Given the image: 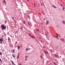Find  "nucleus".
Returning a JSON list of instances; mask_svg holds the SVG:
<instances>
[{
  "label": "nucleus",
  "mask_w": 65,
  "mask_h": 65,
  "mask_svg": "<svg viewBox=\"0 0 65 65\" xmlns=\"http://www.w3.org/2000/svg\"><path fill=\"white\" fill-rule=\"evenodd\" d=\"M4 2L5 4L6 3V2H5V1L4 0Z\"/></svg>",
  "instance_id": "nucleus-14"
},
{
  "label": "nucleus",
  "mask_w": 65,
  "mask_h": 65,
  "mask_svg": "<svg viewBox=\"0 0 65 65\" xmlns=\"http://www.w3.org/2000/svg\"><path fill=\"white\" fill-rule=\"evenodd\" d=\"M26 51H28V49L26 48Z\"/></svg>",
  "instance_id": "nucleus-31"
},
{
  "label": "nucleus",
  "mask_w": 65,
  "mask_h": 65,
  "mask_svg": "<svg viewBox=\"0 0 65 65\" xmlns=\"http://www.w3.org/2000/svg\"><path fill=\"white\" fill-rule=\"evenodd\" d=\"M47 62H48V61H47Z\"/></svg>",
  "instance_id": "nucleus-45"
},
{
  "label": "nucleus",
  "mask_w": 65,
  "mask_h": 65,
  "mask_svg": "<svg viewBox=\"0 0 65 65\" xmlns=\"http://www.w3.org/2000/svg\"><path fill=\"white\" fill-rule=\"evenodd\" d=\"M56 35L57 36H56V37L57 39H58V36H60V35H59V34H58L57 33H56Z\"/></svg>",
  "instance_id": "nucleus-3"
},
{
  "label": "nucleus",
  "mask_w": 65,
  "mask_h": 65,
  "mask_svg": "<svg viewBox=\"0 0 65 65\" xmlns=\"http://www.w3.org/2000/svg\"><path fill=\"white\" fill-rule=\"evenodd\" d=\"M32 38H35V37H32Z\"/></svg>",
  "instance_id": "nucleus-28"
},
{
  "label": "nucleus",
  "mask_w": 65,
  "mask_h": 65,
  "mask_svg": "<svg viewBox=\"0 0 65 65\" xmlns=\"http://www.w3.org/2000/svg\"><path fill=\"white\" fill-rule=\"evenodd\" d=\"M41 42H42V40H41Z\"/></svg>",
  "instance_id": "nucleus-42"
},
{
  "label": "nucleus",
  "mask_w": 65,
  "mask_h": 65,
  "mask_svg": "<svg viewBox=\"0 0 65 65\" xmlns=\"http://www.w3.org/2000/svg\"><path fill=\"white\" fill-rule=\"evenodd\" d=\"M54 64H55V65H56V63H55V62H54Z\"/></svg>",
  "instance_id": "nucleus-24"
},
{
  "label": "nucleus",
  "mask_w": 65,
  "mask_h": 65,
  "mask_svg": "<svg viewBox=\"0 0 65 65\" xmlns=\"http://www.w3.org/2000/svg\"><path fill=\"white\" fill-rule=\"evenodd\" d=\"M20 47L19 46H18V49H20Z\"/></svg>",
  "instance_id": "nucleus-11"
},
{
  "label": "nucleus",
  "mask_w": 65,
  "mask_h": 65,
  "mask_svg": "<svg viewBox=\"0 0 65 65\" xmlns=\"http://www.w3.org/2000/svg\"><path fill=\"white\" fill-rule=\"evenodd\" d=\"M19 55H18L17 57V58L19 59Z\"/></svg>",
  "instance_id": "nucleus-13"
},
{
  "label": "nucleus",
  "mask_w": 65,
  "mask_h": 65,
  "mask_svg": "<svg viewBox=\"0 0 65 65\" xmlns=\"http://www.w3.org/2000/svg\"><path fill=\"white\" fill-rule=\"evenodd\" d=\"M5 23L6 24V21H5Z\"/></svg>",
  "instance_id": "nucleus-34"
},
{
  "label": "nucleus",
  "mask_w": 65,
  "mask_h": 65,
  "mask_svg": "<svg viewBox=\"0 0 65 65\" xmlns=\"http://www.w3.org/2000/svg\"><path fill=\"white\" fill-rule=\"evenodd\" d=\"M27 59L26 58L25 59V61H27Z\"/></svg>",
  "instance_id": "nucleus-32"
},
{
  "label": "nucleus",
  "mask_w": 65,
  "mask_h": 65,
  "mask_svg": "<svg viewBox=\"0 0 65 65\" xmlns=\"http://www.w3.org/2000/svg\"><path fill=\"white\" fill-rule=\"evenodd\" d=\"M12 19H13V17H12Z\"/></svg>",
  "instance_id": "nucleus-44"
},
{
  "label": "nucleus",
  "mask_w": 65,
  "mask_h": 65,
  "mask_svg": "<svg viewBox=\"0 0 65 65\" xmlns=\"http://www.w3.org/2000/svg\"><path fill=\"white\" fill-rule=\"evenodd\" d=\"M0 55H2V53H0Z\"/></svg>",
  "instance_id": "nucleus-23"
},
{
  "label": "nucleus",
  "mask_w": 65,
  "mask_h": 65,
  "mask_svg": "<svg viewBox=\"0 0 65 65\" xmlns=\"http://www.w3.org/2000/svg\"><path fill=\"white\" fill-rule=\"evenodd\" d=\"M0 41H1L0 43L2 44V42H3V38H2V39H0Z\"/></svg>",
  "instance_id": "nucleus-2"
},
{
  "label": "nucleus",
  "mask_w": 65,
  "mask_h": 65,
  "mask_svg": "<svg viewBox=\"0 0 65 65\" xmlns=\"http://www.w3.org/2000/svg\"><path fill=\"white\" fill-rule=\"evenodd\" d=\"M60 6H62V5H60Z\"/></svg>",
  "instance_id": "nucleus-38"
},
{
  "label": "nucleus",
  "mask_w": 65,
  "mask_h": 65,
  "mask_svg": "<svg viewBox=\"0 0 65 65\" xmlns=\"http://www.w3.org/2000/svg\"><path fill=\"white\" fill-rule=\"evenodd\" d=\"M0 61H1V62L2 63V60H1L0 59Z\"/></svg>",
  "instance_id": "nucleus-17"
},
{
  "label": "nucleus",
  "mask_w": 65,
  "mask_h": 65,
  "mask_svg": "<svg viewBox=\"0 0 65 65\" xmlns=\"http://www.w3.org/2000/svg\"><path fill=\"white\" fill-rule=\"evenodd\" d=\"M14 21L15 22V20H14Z\"/></svg>",
  "instance_id": "nucleus-46"
},
{
  "label": "nucleus",
  "mask_w": 65,
  "mask_h": 65,
  "mask_svg": "<svg viewBox=\"0 0 65 65\" xmlns=\"http://www.w3.org/2000/svg\"><path fill=\"white\" fill-rule=\"evenodd\" d=\"M47 33H48V32L47 31Z\"/></svg>",
  "instance_id": "nucleus-37"
},
{
  "label": "nucleus",
  "mask_w": 65,
  "mask_h": 65,
  "mask_svg": "<svg viewBox=\"0 0 65 65\" xmlns=\"http://www.w3.org/2000/svg\"><path fill=\"white\" fill-rule=\"evenodd\" d=\"M36 30H37V31H39L38 29H36Z\"/></svg>",
  "instance_id": "nucleus-16"
},
{
  "label": "nucleus",
  "mask_w": 65,
  "mask_h": 65,
  "mask_svg": "<svg viewBox=\"0 0 65 65\" xmlns=\"http://www.w3.org/2000/svg\"><path fill=\"white\" fill-rule=\"evenodd\" d=\"M63 23L64 24H65V22L64 21H63Z\"/></svg>",
  "instance_id": "nucleus-10"
},
{
  "label": "nucleus",
  "mask_w": 65,
  "mask_h": 65,
  "mask_svg": "<svg viewBox=\"0 0 65 65\" xmlns=\"http://www.w3.org/2000/svg\"><path fill=\"white\" fill-rule=\"evenodd\" d=\"M64 9H65V8L64 7H63L62 9V10H64Z\"/></svg>",
  "instance_id": "nucleus-18"
},
{
  "label": "nucleus",
  "mask_w": 65,
  "mask_h": 65,
  "mask_svg": "<svg viewBox=\"0 0 65 65\" xmlns=\"http://www.w3.org/2000/svg\"><path fill=\"white\" fill-rule=\"evenodd\" d=\"M61 40L63 42H65V40H64V39H61Z\"/></svg>",
  "instance_id": "nucleus-4"
},
{
  "label": "nucleus",
  "mask_w": 65,
  "mask_h": 65,
  "mask_svg": "<svg viewBox=\"0 0 65 65\" xmlns=\"http://www.w3.org/2000/svg\"><path fill=\"white\" fill-rule=\"evenodd\" d=\"M35 4H36L35 3L34 4V6H35Z\"/></svg>",
  "instance_id": "nucleus-27"
},
{
  "label": "nucleus",
  "mask_w": 65,
  "mask_h": 65,
  "mask_svg": "<svg viewBox=\"0 0 65 65\" xmlns=\"http://www.w3.org/2000/svg\"><path fill=\"white\" fill-rule=\"evenodd\" d=\"M28 18H30V16H28Z\"/></svg>",
  "instance_id": "nucleus-41"
},
{
  "label": "nucleus",
  "mask_w": 65,
  "mask_h": 65,
  "mask_svg": "<svg viewBox=\"0 0 65 65\" xmlns=\"http://www.w3.org/2000/svg\"><path fill=\"white\" fill-rule=\"evenodd\" d=\"M12 56L13 57V58H15V56H14V54L12 55Z\"/></svg>",
  "instance_id": "nucleus-7"
},
{
  "label": "nucleus",
  "mask_w": 65,
  "mask_h": 65,
  "mask_svg": "<svg viewBox=\"0 0 65 65\" xmlns=\"http://www.w3.org/2000/svg\"><path fill=\"white\" fill-rule=\"evenodd\" d=\"M8 40H10V38H8Z\"/></svg>",
  "instance_id": "nucleus-26"
},
{
  "label": "nucleus",
  "mask_w": 65,
  "mask_h": 65,
  "mask_svg": "<svg viewBox=\"0 0 65 65\" xmlns=\"http://www.w3.org/2000/svg\"><path fill=\"white\" fill-rule=\"evenodd\" d=\"M28 50H31V49H30L29 48H28Z\"/></svg>",
  "instance_id": "nucleus-35"
},
{
  "label": "nucleus",
  "mask_w": 65,
  "mask_h": 65,
  "mask_svg": "<svg viewBox=\"0 0 65 65\" xmlns=\"http://www.w3.org/2000/svg\"><path fill=\"white\" fill-rule=\"evenodd\" d=\"M16 32H17V31H16Z\"/></svg>",
  "instance_id": "nucleus-49"
},
{
  "label": "nucleus",
  "mask_w": 65,
  "mask_h": 65,
  "mask_svg": "<svg viewBox=\"0 0 65 65\" xmlns=\"http://www.w3.org/2000/svg\"><path fill=\"white\" fill-rule=\"evenodd\" d=\"M41 5H42L41 2Z\"/></svg>",
  "instance_id": "nucleus-22"
},
{
  "label": "nucleus",
  "mask_w": 65,
  "mask_h": 65,
  "mask_svg": "<svg viewBox=\"0 0 65 65\" xmlns=\"http://www.w3.org/2000/svg\"><path fill=\"white\" fill-rule=\"evenodd\" d=\"M46 35H47V34H45Z\"/></svg>",
  "instance_id": "nucleus-47"
},
{
  "label": "nucleus",
  "mask_w": 65,
  "mask_h": 65,
  "mask_svg": "<svg viewBox=\"0 0 65 65\" xmlns=\"http://www.w3.org/2000/svg\"><path fill=\"white\" fill-rule=\"evenodd\" d=\"M18 55H19V53H18Z\"/></svg>",
  "instance_id": "nucleus-50"
},
{
  "label": "nucleus",
  "mask_w": 65,
  "mask_h": 65,
  "mask_svg": "<svg viewBox=\"0 0 65 65\" xmlns=\"http://www.w3.org/2000/svg\"><path fill=\"white\" fill-rule=\"evenodd\" d=\"M29 35L30 36H31L30 34H29Z\"/></svg>",
  "instance_id": "nucleus-33"
},
{
  "label": "nucleus",
  "mask_w": 65,
  "mask_h": 65,
  "mask_svg": "<svg viewBox=\"0 0 65 65\" xmlns=\"http://www.w3.org/2000/svg\"><path fill=\"white\" fill-rule=\"evenodd\" d=\"M28 24L29 26H30V24L29 23V22H28Z\"/></svg>",
  "instance_id": "nucleus-21"
},
{
  "label": "nucleus",
  "mask_w": 65,
  "mask_h": 65,
  "mask_svg": "<svg viewBox=\"0 0 65 65\" xmlns=\"http://www.w3.org/2000/svg\"><path fill=\"white\" fill-rule=\"evenodd\" d=\"M44 53L45 54H48V52L46 51H44Z\"/></svg>",
  "instance_id": "nucleus-6"
},
{
  "label": "nucleus",
  "mask_w": 65,
  "mask_h": 65,
  "mask_svg": "<svg viewBox=\"0 0 65 65\" xmlns=\"http://www.w3.org/2000/svg\"><path fill=\"white\" fill-rule=\"evenodd\" d=\"M14 53V50H13V53Z\"/></svg>",
  "instance_id": "nucleus-12"
},
{
  "label": "nucleus",
  "mask_w": 65,
  "mask_h": 65,
  "mask_svg": "<svg viewBox=\"0 0 65 65\" xmlns=\"http://www.w3.org/2000/svg\"><path fill=\"white\" fill-rule=\"evenodd\" d=\"M1 27L2 30H5L6 29V26L4 25H2L1 26Z\"/></svg>",
  "instance_id": "nucleus-1"
},
{
  "label": "nucleus",
  "mask_w": 65,
  "mask_h": 65,
  "mask_svg": "<svg viewBox=\"0 0 65 65\" xmlns=\"http://www.w3.org/2000/svg\"><path fill=\"white\" fill-rule=\"evenodd\" d=\"M31 47H32V46H31Z\"/></svg>",
  "instance_id": "nucleus-48"
},
{
  "label": "nucleus",
  "mask_w": 65,
  "mask_h": 65,
  "mask_svg": "<svg viewBox=\"0 0 65 65\" xmlns=\"http://www.w3.org/2000/svg\"><path fill=\"white\" fill-rule=\"evenodd\" d=\"M27 57H28V56H26L25 58H27Z\"/></svg>",
  "instance_id": "nucleus-30"
},
{
  "label": "nucleus",
  "mask_w": 65,
  "mask_h": 65,
  "mask_svg": "<svg viewBox=\"0 0 65 65\" xmlns=\"http://www.w3.org/2000/svg\"><path fill=\"white\" fill-rule=\"evenodd\" d=\"M52 7H54V8H56V7L52 5Z\"/></svg>",
  "instance_id": "nucleus-8"
},
{
  "label": "nucleus",
  "mask_w": 65,
  "mask_h": 65,
  "mask_svg": "<svg viewBox=\"0 0 65 65\" xmlns=\"http://www.w3.org/2000/svg\"><path fill=\"white\" fill-rule=\"evenodd\" d=\"M23 23H24V24H25V22L24 21L23 22Z\"/></svg>",
  "instance_id": "nucleus-20"
},
{
  "label": "nucleus",
  "mask_w": 65,
  "mask_h": 65,
  "mask_svg": "<svg viewBox=\"0 0 65 65\" xmlns=\"http://www.w3.org/2000/svg\"><path fill=\"white\" fill-rule=\"evenodd\" d=\"M15 43L16 44H17V42L16 41Z\"/></svg>",
  "instance_id": "nucleus-29"
},
{
  "label": "nucleus",
  "mask_w": 65,
  "mask_h": 65,
  "mask_svg": "<svg viewBox=\"0 0 65 65\" xmlns=\"http://www.w3.org/2000/svg\"><path fill=\"white\" fill-rule=\"evenodd\" d=\"M39 14L40 15V13H39Z\"/></svg>",
  "instance_id": "nucleus-39"
},
{
  "label": "nucleus",
  "mask_w": 65,
  "mask_h": 65,
  "mask_svg": "<svg viewBox=\"0 0 65 65\" xmlns=\"http://www.w3.org/2000/svg\"><path fill=\"white\" fill-rule=\"evenodd\" d=\"M41 59H42V56L41 55Z\"/></svg>",
  "instance_id": "nucleus-19"
},
{
  "label": "nucleus",
  "mask_w": 65,
  "mask_h": 65,
  "mask_svg": "<svg viewBox=\"0 0 65 65\" xmlns=\"http://www.w3.org/2000/svg\"><path fill=\"white\" fill-rule=\"evenodd\" d=\"M27 1H29V0H27Z\"/></svg>",
  "instance_id": "nucleus-43"
},
{
  "label": "nucleus",
  "mask_w": 65,
  "mask_h": 65,
  "mask_svg": "<svg viewBox=\"0 0 65 65\" xmlns=\"http://www.w3.org/2000/svg\"><path fill=\"white\" fill-rule=\"evenodd\" d=\"M23 29V28H22V27H21V29Z\"/></svg>",
  "instance_id": "nucleus-36"
},
{
  "label": "nucleus",
  "mask_w": 65,
  "mask_h": 65,
  "mask_svg": "<svg viewBox=\"0 0 65 65\" xmlns=\"http://www.w3.org/2000/svg\"><path fill=\"white\" fill-rule=\"evenodd\" d=\"M19 65H21V64L20 63V64H19Z\"/></svg>",
  "instance_id": "nucleus-40"
},
{
  "label": "nucleus",
  "mask_w": 65,
  "mask_h": 65,
  "mask_svg": "<svg viewBox=\"0 0 65 65\" xmlns=\"http://www.w3.org/2000/svg\"><path fill=\"white\" fill-rule=\"evenodd\" d=\"M30 37H31V38H32L33 37V36H30Z\"/></svg>",
  "instance_id": "nucleus-25"
},
{
  "label": "nucleus",
  "mask_w": 65,
  "mask_h": 65,
  "mask_svg": "<svg viewBox=\"0 0 65 65\" xmlns=\"http://www.w3.org/2000/svg\"><path fill=\"white\" fill-rule=\"evenodd\" d=\"M11 62L12 63V64L13 65H15L14 63V62H13V61H12V60H11Z\"/></svg>",
  "instance_id": "nucleus-5"
},
{
  "label": "nucleus",
  "mask_w": 65,
  "mask_h": 65,
  "mask_svg": "<svg viewBox=\"0 0 65 65\" xmlns=\"http://www.w3.org/2000/svg\"><path fill=\"white\" fill-rule=\"evenodd\" d=\"M48 21H47L46 22V25H48Z\"/></svg>",
  "instance_id": "nucleus-9"
},
{
  "label": "nucleus",
  "mask_w": 65,
  "mask_h": 65,
  "mask_svg": "<svg viewBox=\"0 0 65 65\" xmlns=\"http://www.w3.org/2000/svg\"><path fill=\"white\" fill-rule=\"evenodd\" d=\"M55 56L56 58H57V57H58V56L57 55H55Z\"/></svg>",
  "instance_id": "nucleus-15"
}]
</instances>
